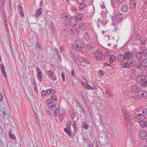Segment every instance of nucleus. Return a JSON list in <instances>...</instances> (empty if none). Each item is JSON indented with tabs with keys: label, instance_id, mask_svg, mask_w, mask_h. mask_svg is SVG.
Masks as SVG:
<instances>
[{
	"label": "nucleus",
	"instance_id": "obj_1",
	"mask_svg": "<svg viewBox=\"0 0 147 147\" xmlns=\"http://www.w3.org/2000/svg\"><path fill=\"white\" fill-rule=\"evenodd\" d=\"M123 113L125 122L127 128L131 127L134 125L135 122V118L130 115L128 111H123Z\"/></svg>",
	"mask_w": 147,
	"mask_h": 147
},
{
	"label": "nucleus",
	"instance_id": "obj_2",
	"mask_svg": "<svg viewBox=\"0 0 147 147\" xmlns=\"http://www.w3.org/2000/svg\"><path fill=\"white\" fill-rule=\"evenodd\" d=\"M85 46L84 41L82 38H79L76 40L75 46L78 51H81L82 49L84 48Z\"/></svg>",
	"mask_w": 147,
	"mask_h": 147
},
{
	"label": "nucleus",
	"instance_id": "obj_3",
	"mask_svg": "<svg viewBox=\"0 0 147 147\" xmlns=\"http://www.w3.org/2000/svg\"><path fill=\"white\" fill-rule=\"evenodd\" d=\"M98 140L100 144L103 145L105 146L109 142L108 141L106 140L105 138L102 137H99Z\"/></svg>",
	"mask_w": 147,
	"mask_h": 147
},
{
	"label": "nucleus",
	"instance_id": "obj_4",
	"mask_svg": "<svg viewBox=\"0 0 147 147\" xmlns=\"http://www.w3.org/2000/svg\"><path fill=\"white\" fill-rule=\"evenodd\" d=\"M49 77L53 80H56V77L54 72L52 71L51 69L49 70L48 72Z\"/></svg>",
	"mask_w": 147,
	"mask_h": 147
},
{
	"label": "nucleus",
	"instance_id": "obj_5",
	"mask_svg": "<svg viewBox=\"0 0 147 147\" xmlns=\"http://www.w3.org/2000/svg\"><path fill=\"white\" fill-rule=\"evenodd\" d=\"M140 68L134 69L131 70V72L133 75L135 76H137L140 74Z\"/></svg>",
	"mask_w": 147,
	"mask_h": 147
},
{
	"label": "nucleus",
	"instance_id": "obj_6",
	"mask_svg": "<svg viewBox=\"0 0 147 147\" xmlns=\"http://www.w3.org/2000/svg\"><path fill=\"white\" fill-rule=\"evenodd\" d=\"M94 56L97 59H100L103 56V54L101 51H96L95 53Z\"/></svg>",
	"mask_w": 147,
	"mask_h": 147
},
{
	"label": "nucleus",
	"instance_id": "obj_7",
	"mask_svg": "<svg viewBox=\"0 0 147 147\" xmlns=\"http://www.w3.org/2000/svg\"><path fill=\"white\" fill-rule=\"evenodd\" d=\"M83 14L82 13H78V14L75 17L71 18V20H80L82 19Z\"/></svg>",
	"mask_w": 147,
	"mask_h": 147
},
{
	"label": "nucleus",
	"instance_id": "obj_8",
	"mask_svg": "<svg viewBox=\"0 0 147 147\" xmlns=\"http://www.w3.org/2000/svg\"><path fill=\"white\" fill-rule=\"evenodd\" d=\"M124 55L127 60L131 59V58L134 57L133 54L132 52L128 51L126 52Z\"/></svg>",
	"mask_w": 147,
	"mask_h": 147
},
{
	"label": "nucleus",
	"instance_id": "obj_9",
	"mask_svg": "<svg viewBox=\"0 0 147 147\" xmlns=\"http://www.w3.org/2000/svg\"><path fill=\"white\" fill-rule=\"evenodd\" d=\"M64 17L62 18V19L63 20V22L64 23L66 26H68L70 23V21L67 15L65 13H64L63 14Z\"/></svg>",
	"mask_w": 147,
	"mask_h": 147
},
{
	"label": "nucleus",
	"instance_id": "obj_10",
	"mask_svg": "<svg viewBox=\"0 0 147 147\" xmlns=\"http://www.w3.org/2000/svg\"><path fill=\"white\" fill-rule=\"evenodd\" d=\"M85 39L87 41L91 40L92 39L91 34L87 32H85L84 35Z\"/></svg>",
	"mask_w": 147,
	"mask_h": 147
},
{
	"label": "nucleus",
	"instance_id": "obj_11",
	"mask_svg": "<svg viewBox=\"0 0 147 147\" xmlns=\"http://www.w3.org/2000/svg\"><path fill=\"white\" fill-rule=\"evenodd\" d=\"M127 61L128 64H129L130 68L131 67H133L135 66L136 65V61L132 59H128Z\"/></svg>",
	"mask_w": 147,
	"mask_h": 147
},
{
	"label": "nucleus",
	"instance_id": "obj_12",
	"mask_svg": "<svg viewBox=\"0 0 147 147\" xmlns=\"http://www.w3.org/2000/svg\"><path fill=\"white\" fill-rule=\"evenodd\" d=\"M140 136L142 139H145L146 136V134L145 131L143 129H141L140 131Z\"/></svg>",
	"mask_w": 147,
	"mask_h": 147
},
{
	"label": "nucleus",
	"instance_id": "obj_13",
	"mask_svg": "<svg viewBox=\"0 0 147 147\" xmlns=\"http://www.w3.org/2000/svg\"><path fill=\"white\" fill-rule=\"evenodd\" d=\"M128 9L127 5L126 4H123L121 6V10L123 12H127Z\"/></svg>",
	"mask_w": 147,
	"mask_h": 147
},
{
	"label": "nucleus",
	"instance_id": "obj_14",
	"mask_svg": "<svg viewBox=\"0 0 147 147\" xmlns=\"http://www.w3.org/2000/svg\"><path fill=\"white\" fill-rule=\"evenodd\" d=\"M136 57L138 59H142L144 56L142 50L141 51L137 52L136 54Z\"/></svg>",
	"mask_w": 147,
	"mask_h": 147
},
{
	"label": "nucleus",
	"instance_id": "obj_15",
	"mask_svg": "<svg viewBox=\"0 0 147 147\" xmlns=\"http://www.w3.org/2000/svg\"><path fill=\"white\" fill-rule=\"evenodd\" d=\"M121 65L122 67L123 68H130V66L129 65V64L127 61H123L121 63Z\"/></svg>",
	"mask_w": 147,
	"mask_h": 147
},
{
	"label": "nucleus",
	"instance_id": "obj_16",
	"mask_svg": "<svg viewBox=\"0 0 147 147\" xmlns=\"http://www.w3.org/2000/svg\"><path fill=\"white\" fill-rule=\"evenodd\" d=\"M140 88L136 85H133L131 87V90L132 92H137L139 91Z\"/></svg>",
	"mask_w": 147,
	"mask_h": 147
},
{
	"label": "nucleus",
	"instance_id": "obj_17",
	"mask_svg": "<svg viewBox=\"0 0 147 147\" xmlns=\"http://www.w3.org/2000/svg\"><path fill=\"white\" fill-rule=\"evenodd\" d=\"M136 118L137 119L142 121L144 119L145 117L144 116V115L142 114H139L136 115Z\"/></svg>",
	"mask_w": 147,
	"mask_h": 147
},
{
	"label": "nucleus",
	"instance_id": "obj_18",
	"mask_svg": "<svg viewBox=\"0 0 147 147\" xmlns=\"http://www.w3.org/2000/svg\"><path fill=\"white\" fill-rule=\"evenodd\" d=\"M42 9L41 8L38 9L36 12L35 13V17L36 18L38 17L41 14L42 12Z\"/></svg>",
	"mask_w": 147,
	"mask_h": 147
},
{
	"label": "nucleus",
	"instance_id": "obj_19",
	"mask_svg": "<svg viewBox=\"0 0 147 147\" xmlns=\"http://www.w3.org/2000/svg\"><path fill=\"white\" fill-rule=\"evenodd\" d=\"M18 11L20 15L21 16L23 17L24 16V14L23 12V9L22 6L21 5H18Z\"/></svg>",
	"mask_w": 147,
	"mask_h": 147
},
{
	"label": "nucleus",
	"instance_id": "obj_20",
	"mask_svg": "<svg viewBox=\"0 0 147 147\" xmlns=\"http://www.w3.org/2000/svg\"><path fill=\"white\" fill-rule=\"evenodd\" d=\"M115 18L117 20V21H119L122 19L123 16L121 13H118L116 15Z\"/></svg>",
	"mask_w": 147,
	"mask_h": 147
},
{
	"label": "nucleus",
	"instance_id": "obj_21",
	"mask_svg": "<svg viewBox=\"0 0 147 147\" xmlns=\"http://www.w3.org/2000/svg\"><path fill=\"white\" fill-rule=\"evenodd\" d=\"M1 69L3 75L5 77H7L6 74V72L5 70V67L3 64H2L1 65Z\"/></svg>",
	"mask_w": 147,
	"mask_h": 147
},
{
	"label": "nucleus",
	"instance_id": "obj_22",
	"mask_svg": "<svg viewBox=\"0 0 147 147\" xmlns=\"http://www.w3.org/2000/svg\"><path fill=\"white\" fill-rule=\"evenodd\" d=\"M81 60L84 62L86 64H90L91 63L90 61L86 58L84 57H81Z\"/></svg>",
	"mask_w": 147,
	"mask_h": 147
},
{
	"label": "nucleus",
	"instance_id": "obj_23",
	"mask_svg": "<svg viewBox=\"0 0 147 147\" xmlns=\"http://www.w3.org/2000/svg\"><path fill=\"white\" fill-rule=\"evenodd\" d=\"M139 124L141 127H147V121H140Z\"/></svg>",
	"mask_w": 147,
	"mask_h": 147
},
{
	"label": "nucleus",
	"instance_id": "obj_24",
	"mask_svg": "<svg viewBox=\"0 0 147 147\" xmlns=\"http://www.w3.org/2000/svg\"><path fill=\"white\" fill-rule=\"evenodd\" d=\"M74 60L75 62L78 65H80L82 64V62L80 59L77 57H75L74 58Z\"/></svg>",
	"mask_w": 147,
	"mask_h": 147
},
{
	"label": "nucleus",
	"instance_id": "obj_25",
	"mask_svg": "<svg viewBox=\"0 0 147 147\" xmlns=\"http://www.w3.org/2000/svg\"><path fill=\"white\" fill-rule=\"evenodd\" d=\"M32 82L33 83V85L34 87V89L37 92L38 90L37 88V85L35 80L34 78H33L32 79Z\"/></svg>",
	"mask_w": 147,
	"mask_h": 147
},
{
	"label": "nucleus",
	"instance_id": "obj_26",
	"mask_svg": "<svg viewBox=\"0 0 147 147\" xmlns=\"http://www.w3.org/2000/svg\"><path fill=\"white\" fill-rule=\"evenodd\" d=\"M144 79L142 78V76L140 75H138L136 78V81L138 82H140L141 81H144Z\"/></svg>",
	"mask_w": 147,
	"mask_h": 147
},
{
	"label": "nucleus",
	"instance_id": "obj_27",
	"mask_svg": "<svg viewBox=\"0 0 147 147\" xmlns=\"http://www.w3.org/2000/svg\"><path fill=\"white\" fill-rule=\"evenodd\" d=\"M60 109L59 108L57 107L55 110V116H58L60 114Z\"/></svg>",
	"mask_w": 147,
	"mask_h": 147
},
{
	"label": "nucleus",
	"instance_id": "obj_28",
	"mask_svg": "<svg viewBox=\"0 0 147 147\" xmlns=\"http://www.w3.org/2000/svg\"><path fill=\"white\" fill-rule=\"evenodd\" d=\"M141 95L140 96L141 98L144 97H147V92L146 91L143 90H142Z\"/></svg>",
	"mask_w": 147,
	"mask_h": 147
},
{
	"label": "nucleus",
	"instance_id": "obj_29",
	"mask_svg": "<svg viewBox=\"0 0 147 147\" xmlns=\"http://www.w3.org/2000/svg\"><path fill=\"white\" fill-rule=\"evenodd\" d=\"M116 57L114 55H111L109 57V61L111 63L113 62L115 60Z\"/></svg>",
	"mask_w": 147,
	"mask_h": 147
},
{
	"label": "nucleus",
	"instance_id": "obj_30",
	"mask_svg": "<svg viewBox=\"0 0 147 147\" xmlns=\"http://www.w3.org/2000/svg\"><path fill=\"white\" fill-rule=\"evenodd\" d=\"M42 73H39V72H38V73H37V77L38 78V80L40 82H41L42 80Z\"/></svg>",
	"mask_w": 147,
	"mask_h": 147
},
{
	"label": "nucleus",
	"instance_id": "obj_31",
	"mask_svg": "<svg viewBox=\"0 0 147 147\" xmlns=\"http://www.w3.org/2000/svg\"><path fill=\"white\" fill-rule=\"evenodd\" d=\"M69 129V128H64V131L69 136H71V135L70 129Z\"/></svg>",
	"mask_w": 147,
	"mask_h": 147
},
{
	"label": "nucleus",
	"instance_id": "obj_32",
	"mask_svg": "<svg viewBox=\"0 0 147 147\" xmlns=\"http://www.w3.org/2000/svg\"><path fill=\"white\" fill-rule=\"evenodd\" d=\"M142 65L145 68H147V59H144L142 62Z\"/></svg>",
	"mask_w": 147,
	"mask_h": 147
},
{
	"label": "nucleus",
	"instance_id": "obj_33",
	"mask_svg": "<svg viewBox=\"0 0 147 147\" xmlns=\"http://www.w3.org/2000/svg\"><path fill=\"white\" fill-rule=\"evenodd\" d=\"M76 20H71L70 21V25L72 26H75L77 24V22Z\"/></svg>",
	"mask_w": 147,
	"mask_h": 147
},
{
	"label": "nucleus",
	"instance_id": "obj_34",
	"mask_svg": "<svg viewBox=\"0 0 147 147\" xmlns=\"http://www.w3.org/2000/svg\"><path fill=\"white\" fill-rule=\"evenodd\" d=\"M80 94L82 97V99L84 100V102H86V98L84 96L83 92V91H81L80 93Z\"/></svg>",
	"mask_w": 147,
	"mask_h": 147
},
{
	"label": "nucleus",
	"instance_id": "obj_35",
	"mask_svg": "<svg viewBox=\"0 0 147 147\" xmlns=\"http://www.w3.org/2000/svg\"><path fill=\"white\" fill-rule=\"evenodd\" d=\"M86 2L81 3H80V5L79 6V9L80 10L82 9L85 7Z\"/></svg>",
	"mask_w": 147,
	"mask_h": 147
},
{
	"label": "nucleus",
	"instance_id": "obj_36",
	"mask_svg": "<svg viewBox=\"0 0 147 147\" xmlns=\"http://www.w3.org/2000/svg\"><path fill=\"white\" fill-rule=\"evenodd\" d=\"M136 6V3L135 2H130V8L132 9H134L135 8Z\"/></svg>",
	"mask_w": 147,
	"mask_h": 147
},
{
	"label": "nucleus",
	"instance_id": "obj_37",
	"mask_svg": "<svg viewBox=\"0 0 147 147\" xmlns=\"http://www.w3.org/2000/svg\"><path fill=\"white\" fill-rule=\"evenodd\" d=\"M105 94L108 96H111L112 94V92L110 90H106Z\"/></svg>",
	"mask_w": 147,
	"mask_h": 147
},
{
	"label": "nucleus",
	"instance_id": "obj_38",
	"mask_svg": "<svg viewBox=\"0 0 147 147\" xmlns=\"http://www.w3.org/2000/svg\"><path fill=\"white\" fill-rule=\"evenodd\" d=\"M93 86H92L93 90L98 89V86L97 85L96 82H93L92 84Z\"/></svg>",
	"mask_w": 147,
	"mask_h": 147
},
{
	"label": "nucleus",
	"instance_id": "obj_39",
	"mask_svg": "<svg viewBox=\"0 0 147 147\" xmlns=\"http://www.w3.org/2000/svg\"><path fill=\"white\" fill-rule=\"evenodd\" d=\"M144 57L147 59V49L142 50Z\"/></svg>",
	"mask_w": 147,
	"mask_h": 147
},
{
	"label": "nucleus",
	"instance_id": "obj_40",
	"mask_svg": "<svg viewBox=\"0 0 147 147\" xmlns=\"http://www.w3.org/2000/svg\"><path fill=\"white\" fill-rule=\"evenodd\" d=\"M46 102L47 104H49L53 103H54V101H53L52 99L51 98L47 100L46 101Z\"/></svg>",
	"mask_w": 147,
	"mask_h": 147
},
{
	"label": "nucleus",
	"instance_id": "obj_41",
	"mask_svg": "<svg viewBox=\"0 0 147 147\" xmlns=\"http://www.w3.org/2000/svg\"><path fill=\"white\" fill-rule=\"evenodd\" d=\"M9 134L10 138L13 140L16 139V138L13 135L11 134V130H10L9 131Z\"/></svg>",
	"mask_w": 147,
	"mask_h": 147
},
{
	"label": "nucleus",
	"instance_id": "obj_42",
	"mask_svg": "<svg viewBox=\"0 0 147 147\" xmlns=\"http://www.w3.org/2000/svg\"><path fill=\"white\" fill-rule=\"evenodd\" d=\"M70 30L71 32V34L73 35H74L76 32V30L75 28L74 27H72L71 28Z\"/></svg>",
	"mask_w": 147,
	"mask_h": 147
},
{
	"label": "nucleus",
	"instance_id": "obj_43",
	"mask_svg": "<svg viewBox=\"0 0 147 147\" xmlns=\"http://www.w3.org/2000/svg\"><path fill=\"white\" fill-rule=\"evenodd\" d=\"M86 28V26L85 25H81L80 26V29H81L82 31L85 30Z\"/></svg>",
	"mask_w": 147,
	"mask_h": 147
},
{
	"label": "nucleus",
	"instance_id": "obj_44",
	"mask_svg": "<svg viewBox=\"0 0 147 147\" xmlns=\"http://www.w3.org/2000/svg\"><path fill=\"white\" fill-rule=\"evenodd\" d=\"M142 113L143 115H144V116L147 115V109L146 108H144L143 109L142 111Z\"/></svg>",
	"mask_w": 147,
	"mask_h": 147
},
{
	"label": "nucleus",
	"instance_id": "obj_45",
	"mask_svg": "<svg viewBox=\"0 0 147 147\" xmlns=\"http://www.w3.org/2000/svg\"><path fill=\"white\" fill-rule=\"evenodd\" d=\"M86 87H85V88L87 89L93 90V88L92 86L86 83L85 85Z\"/></svg>",
	"mask_w": 147,
	"mask_h": 147
},
{
	"label": "nucleus",
	"instance_id": "obj_46",
	"mask_svg": "<svg viewBox=\"0 0 147 147\" xmlns=\"http://www.w3.org/2000/svg\"><path fill=\"white\" fill-rule=\"evenodd\" d=\"M51 98L52 99L53 101H54V100L56 101L57 100V98L55 95L51 96Z\"/></svg>",
	"mask_w": 147,
	"mask_h": 147
},
{
	"label": "nucleus",
	"instance_id": "obj_47",
	"mask_svg": "<svg viewBox=\"0 0 147 147\" xmlns=\"http://www.w3.org/2000/svg\"><path fill=\"white\" fill-rule=\"evenodd\" d=\"M141 91L142 90H140H140L139 91L137 92V96H138V97L139 98H141L140 96H141L142 94V92H141Z\"/></svg>",
	"mask_w": 147,
	"mask_h": 147
},
{
	"label": "nucleus",
	"instance_id": "obj_48",
	"mask_svg": "<svg viewBox=\"0 0 147 147\" xmlns=\"http://www.w3.org/2000/svg\"><path fill=\"white\" fill-rule=\"evenodd\" d=\"M90 9L91 10H92V12H89V13H92V15H93V14H94V12H95V11H94V9H95L94 7L93 6V7H92L91 8H90Z\"/></svg>",
	"mask_w": 147,
	"mask_h": 147
},
{
	"label": "nucleus",
	"instance_id": "obj_49",
	"mask_svg": "<svg viewBox=\"0 0 147 147\" xmlns=\"http://www.w3.org/2000/svg\"><path fill=\"white\" fill-rule=\"evenodd\" d=\"M76 116V114L74 112L72 113L71 115V117L72 119H74Z\"/></svg>",
	"mask_w": 147,
	"mask_h": 147
},
{
	"label": "nucleus",
	"instance_id": "obj_50",
	"mask_svg": "<svg viewBox=\"0 0 147 147\" xmlns=\"http://www.w3.org/2000/svg\"><path fill=\"white\" fill-rule=\"evenodd\" d=\"M71 123V122L70 121L68 122L66 124L67 128H69V129H70V125Z\"/></svg>",
	"mask_w": 147,
	"mask_h": 147
},
{
	"label": "nucleus",
	"instance_id": "obj_51",
	"mask_svg": "<svg viewBox=\"0 0 147 147\" xmlns=\"http://www.w3.org/2000/svg\"><path fill=\"white\" fill-rule=\"evenodd\" d=\"M36 49L38 50L41 48V45L37 43L36 45Z\"/></svg>",
	"mask_w": 147,
	"mask_h": 147
},
{
	"label": "nucleus",
	"instance_id": "obj_52",
	"mask_svg": "<svg viewBox=\"0 0 147 147\" xmlns=\"http://www.w3.org/2000/svg\"><path fill=\"white\" fill-rule=\"evenodd\" d=\"M41 94L42 96H47V94H46V91L44 90H42L41 92Z\"/></svg>",
	"mask_w": 147,
	"mask_h": 147
},
{
	"label": "nucleus",
	"instance_id": "obj_53",
	"mask_svg": "<svg viewBox=\"0 0 147 147\" xmlns=\"http://www.w3.org/2000/svg\"><path fill=\"white\" fill-rule=\"evenodd\" d=\"M123 55V54H121L119 55L117 57V59L119 61H121V58H122V55Z\"/></svg>",
	"mask_w": 147,
	"mask_h": 147
},
{
	"label": "nucleus",
	"instance_id": "obj_54",
	"mask_svg": "<svg viewBox=\"0 0 147 147\" xmlns=\"http://www.w3.org/2000/svg\"><path fill=\"white\" fill-rule=\"evenodd\" d=\"M77 1L78 4L81 3L86 2V0H77Z\"/></svg>",
	"mask_w": 147,
	"mask_h": 147
},
{
	"label": "nucleus",
	"instance_id": "obj_55",
	"mask_svg": "<svg viewBox=\"0 0 147 147\" xmlns=\"http://www.w3.org/2000/svg\"><path fill=\"white\" fill-rule=\"evenodd\" d=\"M142 85L143 87L147 86V80H146L143 82Z\"/></svg>",
	"mask_w": 147,
	"mask_h": 147
},
{
	"label": "nucleus",
	"instance_id": "obj_56",
	"mask_svg": "<svg viewBox=\"0 0 147 147\" xmlns=\"http://www.w3.org/2000/svg\"><path fill=\"white\" fill-rule=\"evenodd\" d=\"M50 94L51 93L54 94L56 93V91L54 89L52 88H50Z\"/></svg>",
	"mask_w": 147,
	"mask_h": 147
},
{
	"label": "nucleus",
	"instance_id": "obj_57",
	"mask_svg": "<svg viewBox=\"0 0 147 147\" xmlns=\"http://www.w3.org/2000/svg\"><path fill=\"white\" fill-rule=\"evenodd\" d=\"M82 127L85 129H88V125L87 124H84L82 126Z\"/></svg>",
	"mask_w": 147,
	"mask_h": 147
},
{
	"label": "nucleus",
	"instance_id": "obj_58",
	"mask_svg": "<svg viewBox=\"0 0 147 147\" xmlns=\"http://www.w3.org/2000/svg\"><path fill=\"white\" fill-rule=\"evenodd\" d=\"M117 3L121 4L123 3L125 0H116Z\"/></svg>",
	"mask_w": 147,
	"mask_h": 147
},
{
	"label": "nucleus",
	"instance_id": "obj_59",
	"mask_svg": "<svg viewBox=\"0 0 147 147\" xmlns=\"http://www.w3.org/2000/svg\"><path fill=\"white\" fill-rule=\"evenodd\" d=\"M112 25H113L114 26L115 30L117 31V30L119 29V28L117 26V25L114 24V23H112Z\"/></svg>",
	"mask_w": 147,
	"mask_h": 147
},
{
	"label": "nucleus",
	"instance_id": "obj_60",
	"mask_svg": "<svg viewBox=\"0 0 147 147\" xmlns=\"http://www.w3.org/2000/svg\"><path fill=\"white\" fill-rule=\"evenodd\" d=\"M121 61H127V59H126V57H125V55H123H123H122V58H121Z\"/></svg>",
	"mask_w": 147,
	"mask_h": 147
},
{
	"label": "nucleus",
	"instance_id": "obj_61",
	"mask_svg": "<svg viewBox=\"0 0 147 147\" xmlns=\"http://www.w3.org/2000/svg\"><path fill=\"white\" fill-rule=\"evenodd\" d=\"M64 116L61 114L59 116V120L60 121H62L63 119Z\"/></svg>",
	"mask_w": 147,
	"mask_h": 147
},
{
	"label": "nucleus",
	"instance_id": "obj_62",
	"mask_svg": "<svg viewBox=\"0 0 147 147\" xmlns=\"http://www.w3.org/2000/svg\"><path fill=\"white\" fill-rule=\"evenodd\" d=\"M36 70L38 73V72H39V73H42L41 71L40 70V69L37 67H36Z\"/></svg>",
	"mask_w": 147,
	"mask_h": 147
},
{
	"label": "nucleus",
	"instance_id": "obj_63",
	"mask_svg": "<svg viewBox=\"0 0 147 147\" xmlns=\"http://www.w3.org/2000/svg\"><path fill=\"white\" fill-rule=\"evenodd\" d=\"M50 89H47L46 90V94H47V96L48 95H49L50 94Z\"/></svg>",
	"mask_w": 147,
	"mask_h": 147
},
{
	"label": "nucleus",
	"instance_id": "obj_64",
	"mask_svg": "<svg viewBox=\"0 0 147 147\" xmlns=\"http://www.w3.org/2000/svg\"><path fill=\"white\" fill-rule=\"evenodd\" d=\"M56 107V105H52L50 107V109H51V110H54Z\"/></svg>",
	"mask_w": 147,
	"mask_h": 147
}]
</instances>
